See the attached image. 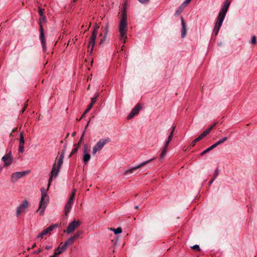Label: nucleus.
I'll use <instances>...</instances> for the list:
<instances>
[{
    "instance_id": "46",
    "label": "nucleus",
    "mask_w": 257,
    "mask_h": 257,
    "mask_svg": "<svg viewBox=\"0 0 257 257\" xmlns=\"http://www.w3.org/2000/svg\"><path fill=\"white\" fill-rule=\"evenodd\" d=\"M215 179L214 178H212V179H211L208 183V185L209 186H210L212 183L213 182V181H214Z\"/></svg>"
},
{
    "instance_id": "49",
    "label": "nucleus",
    "mask_w": 257,
    "mask_h": 257,
    "mask_svg": "<svg viewBox=\"0 0 257 257\" xmlns=\"http://www.w3.org/2000/svg\"><path fill=\"white\" fill-rule=\"evenodd\" d=\"M51 248H52V246H50V245H47L45 247V249H47V250H49V249H51Z\"/></svg>"
},
{
    "instance_id": "33",
    "label": "nucleus",
    "mask_w": 257,
    "mask_h": 257,
    "mask_svg": "<svg viewBox=\"0 0 257 257\" xmlns=\"http://www.w3.org/2000/svg\"><path fill=\"white\" fill-rule=\"evenodd\" d=\"M193 249L196 250L197 251L200 250V248L199 245L196 244L191 247Z\"/></svg>"
},
{
    "instance_id": "48",
    "label": "nucleus",
    "mask_w": 257,
    "mask_h": 257,
    "mask_svg": "<svg viewBox=\"0 0 257 257\" xmlns=\"http://www.w3.org/2000/svg\"><path fill=\"white\" fill-rule=\"evenodd\" d=\"M27 104H26L25 107L23 108V109L21 110V113H23L24 112V111L25 110L26 108H27Z\"/></svg>"
},
{
    "instance_id": "59",
    "label": "nucleus",
    "mask_w": 257,
    "mask_h": 257,
    "mask_svg": "<svg viewBox=\"0 0 257 257\" xmlns=\"http://www.w3.org/2000/svg\"><path fill=\"white\" fill-rule=\"evenodd\" d=\"M135 208H137V209H138L139 208V206H136Z\"/></svg>"
},
{
    "instance_id": "62",
    "label": "nucleus",
    "mask_w": 257,
    "mask_h": 257,
    "mask_svg": "<svg viewBox=\"0 0 257 257\" xmlns=\"http://www.w3.org/2000/svg\"><path fill=\"white\" fill-rule=\"evenodd\" d=\"M77 0H73L74 2H75Z\"/></svg>"
},
{
    "instance_id": "34",
    "label": "nucleus",
    "mask_w": 257,
    "mask_h": 257,
    "mask_svg": "<svg viewBox=\"0 0 257 257\" xmlns=\"http://www.w3.org/2000/svg\"><path fill=\"white\" fill-rule=\"evenodd\" d=\"M78 148V147H77L72 150L70 155H69V157H70L72 155L75 154L77 152Z\"/></svg>"
},
{
    "instance_id": "25",
    "label": "nucleus",
    "mask_w": 257,
    "mask_h": 257,
    "mask_svg": "<svg viewBox=\"0 0 257 257\" xmlns=\"http://www.w3.org/2000/svg\"><path fill=\"white\" fill-rule=\"evenodd\" d=\"M173 136V133L171 132L168 138V140H167V142H166L165 144L166 145V146H169V143H170V142L171 141V140L172 139Z\"/></svg>"
},
{
    "instance_id": "35",
    "label": "nucleus",
    "mask_w": 257,
    "mask_h": 257,
    "mask_svg": "<svg viewBox=\"0 0 257 257\" xmlns=\"http://www.w3.org/2000/svg\"><path fill=\"white\" fill-rule=\"evenodd\" d=\"M63 162V160L58 159V164H57V167H59L60 168L61 166H62Z\"/></svg>"
},
{
    "instance_id": "45",
    "label": "nucleus",
    "mask_w": 257,
    "mask_h": 257,
    "mask_svg": "<svg viewBox=\"0 0 257 257\" xmlns=\"http://www.w3.org/2000/svg\"><path fill=\"white\" fill-rule=\"evenodd\" d=\"M42 251V250L41 249L37 250H35L33 252V254H38L40 252H41Z\"/></svg>"
},
{
    "instance_id": "14",
    "label": "nucleus",
    "mask_w": 257,
    "mask_h": 257,
    "mask_svg": "<svg viewBox=\"0 0 257 257\" xmlns=\"http://www.w3.org/2000/svg\"><path fill=\"white\" fill-rule=\"evenodd\" d=\"M141 109L140 104H137L136 106L132 110L130 113L127 116L128 119L132 118L135 115H137Z\"/></svg>"
},
{
    "instance_id": "7",
    "label": "nucleus",
    "mask_w": 257,
    "mask_h": 257,
    "mask_svg": "<svg viewBox=\"0 0 257 257\" xmlns=\"http://www.w3.org/2000/svg\"><path fill=\"white\" fill-rule=\"evenodd\" d=\"M81 224V221L78 220H74L71 222L65 232L67 234H70L73 232L76 228H77Z\"/></svg>"
},
{
    "instance_id": "55",
    "label": "nucleus",
    "mask_w": 257,
    "mask_h": 257,
    "mask_svg": "<svg viewBox=\"0 0 257 257\" xmlns=\"http://www.w3.org/2000/svg\"><path fill=\"white\" fill-rule=\"evenodd\" d=\"M76 134V133L75 132H73L72 134V136H74Z\"/></svg>"
},
{
    "instance_id": "17",
    "label": "nucleus",
    "mask_w": 257,
    "mask_h": 257,
    "mask_svg": "<svg viewBox=\"0 0 257 257\" xmlns=\"http://www.w3.org/2000/svg\"><path fill=\"white\" fill-rule=\"evenodd\" d=\"M67 249V247H65L63 244L62 245L61 247H58L56 249V251L54 253V256L55 257H57V256L61 253H62L64 250Z\"/></svg>"
},
{
    "instance_id": "9",
    "label": "nucleus",
    "mask_w": 257,
    "mask_h": 257,
    "mask_svg": "<svg viewBox=\"0 0 257 257\" xmlns=\"http://www.w3.org/2000/svg\"><path fill=\"white\" fill-rule=\"evenodd\" d=\"M29 173V171L16 172L12 174L11 181L13 183L17 182L18 179L21 178Z\"/></svg>"
},
{
    "instance_id": "58",
    "label": "nucleus",
    "mask_w": 257,
    "mask_h": 257,
    "mask_svg": "<svg viewBox=\"0 0 257 257\" xmlns=\"http://www.w3.org/2000/svg\"><path fill=\"white\" fill-rule=\"evenodd\" d=\"M88 124H89V122L87 123L86 126H85V129L86 128V127H87V126L88 125Z\"/></svg>"
},
{
    "instance_id": "1",
    "label": "nucleus",
    "mask_w": 257,
    "mask_h": 257,
    "mask_svg": "<svg viewBox=\"0 0 257 257\" xmlns=\"http://www.w3.org/2000/svg\"><path fill=\"white\" fill-rule=\"evenodd\" d=\"M229 5L230 2H228L227 0H226L224 3L222 8H221V10L219 13L217 20V22H216L213 30V33H214L215 36H216L218 34L219 29L221 26H222V23L224 21V19L229 8Z\"/></svg>"
},
{
    "instance_id": "18",
    "label": "nucleus",
    "mask_w": 257,
    "mask_h": 257,
    "mask_svg": "<svg viewBox=\"0 0 257 257\" xmlns=\"http://www.w3.org/2000/svg\"><path fill=\"white\" fill-rule=\"evenodd\" d=\"M75 240V239L71 236L64 242L63 245L67 248L69 245L72 244L74 242Z\"/></svg>"
},
{
    "instance_id": "50",
    "label": "nucleus",
    "mask_w": 257,
    "mask_h": 257,
    "mask_svg": "<svg viewBox=\"0 0 257 257\" xmlns=\"http://www.w3.org/2000/svg\"><path fill=\"white\" fill-rule=\"evenodd\" d=\"M175 126H174L172 127V130H171V132H172L173 133V134H174V132L175 131Z\"/></svg>"
},
{
    "instance_id": "23",
    "label": "nucleus",
    "mask_w": 257,
    "mask_h": 257,
    "mask_svg": "<svg viewBox=\"0 0 257 257\" xmlns=\"http://www.w3.org/2000/svg\"><path fill=\"white\" fill-rule=\"evenodd\" d=\"M98 93H96L94 95V96L91 98L90 104L93 105V104L96 102L97 98L98 96Z\"/></svg>"
},
{
    "instance_id": "47",
    "label": "nucleus",
    "mask_w": 257,
    "mask_h": 257,
    "mask_svg": "<svg viewBox=\"0 0 257 257\" xmlns=\"http://www.w3.org/2000/svg\"><path fill=\"white\" fill-rule=\"evenodd\" d=\"M85 130L84 131V132H83V134L80 138V142H81L83 140V138L84 136V134H85Z\"/></svg>"
},
{
    "instance_id": "19",
    "label": "nucleus",
    "mask_w": 257,
    "mask_h": 257,
    "mask_svg": "<svg viewBox=\"0 0 257 257\" xmlns=\"http://www.w3.org/2000/svg\"><path fill=\"white\" fill-rule=\"evenodd\" d=\"M168 147V146H166V145L165 144L160 155V158L161 159H163L164 157L165 156L167 152Z\"/></svg>"
},
{
    "instance_id": "39",
    "label": "nucleus",
    "mask_w": 257,
    "mask_h": 257,
    "mask_svg": "<svg viewBox=\"0 0 257 257\" xmlns=\"http://www.w3.org/2000/svg\"><path fill=\"white\" fill-rule=\"evenodd\" d=\"M43 11L44 10L41 9V8H39V13L40 14V16L42 17H44V12H43Z\"/></svg>"
},
{
    "instance_id": "52",
    "label": "nucleus",
    "mask_w": 257,
    "mask_h": 257,
    "mask_svg": "<svg viewBox=\"0 0 257 257\" xmlns=\"http://www.w3.org/2000/svg\"><path fill=\"white\" fill-rule=\"evenodd\" d=\"M86 114H84V112L82 114L81 118L79 119V120H80L84 116V115H85Z\"/></svg>"
},
{
    "instance_id": "29",
    "label": "nucleus",
    "mask_w": 257,
    "mask_h": 257,
    "mask_svg": "<svg viewBox=\"0 0 257 257\" xmlns=\"http://www.w3.org/2000/svg\"><path fill=\"white\" fill-rule=\"evenodd\" d=\"M82 231L81 230L78 231L76 233L74 234L73 237L76 239H77L80 235L82 234Z\"/></svg>"
},
{
    "instance_id": "51",
    "label": "nucleus",
    "mask_w": 257,
    "mask_h": 257,
    "mask_svg": "<svg viewBox=\"0 0 257 257\" xmlns=\"http://www.w3.org/2000/svg\"><path fill=\"white\" fill-rule=\"evenodd\" d=\"M217 123V122H215L213 124H212V125H211L210 126L211 127H212V128H213L216 125V124Z\"/></svg>"
},
{
    "instance_id": "28",
    "label": "nucleus",
    "mask_w": 257,
    "mask_h": 257,
    "mask_svg": "<svg viewBox=\"0 0 257 257\" xmlns=\"http://www.w3.org/2000/svg\"><path fill=\"white\" fill-rule=\"evenodd\" d=\"M58 226L57 224H54L52 225L48 228H46V230H47V232L49 233L51 231H52L54 228L57 227Z\"/></svg>"
},
{
    "instance_id": "6",
    "label": "nucleus",
    "mask_w": 257,
    "mask_h": 257,
    "mask_svg": "<svg viewBox=\"0 0 257 257\" xmlns=\"http://www.w3.org/2000/svg\"><path fill=\"white\" fill-rule=\"evenodd\" d=\"M109 142V139H100L94 146L92 154L95 155L98 151H100L106 143Z\"/></svg>"
},
{
    "instance_id": "10",
    "label": "nucleus",
    "mask_w": 257,
    "mask_h": 257,
    "mask_svg": "<svg viewBox=\"0 0 257 257\" xmlns=\"http://www.w3.org/2000/svg\"><path fill=\"white\" fill-rule=\"evenodd\" d=\"M60 168L57 167L55 164H54L52 167V171L51 172L50 176L49 179V184L48 186L47 190L48 189L49 186L51 185V183L52 181L53 177H56L58 174V173L60 171Z\"/></svg>"
},
{
    "instance_id": "3",
    "label": "nucleus",
    "mask_w": 257,
    "mask_h": 257,
    "mask_svg": "<svg viewBox=\"0 0 257 257\" xmlns=\"http://www.w3.org/2000/svg\"><path fill=\"white\" fill-rule=\"evenodd\" d=\"M41 198L39 202V208L37 211L39 212L40 215H43L44 211L49 203V197L44 188L41 189Z\"/></svg>"
},
{
    "instance_id": "22",
    "label": "nucleus",
    "mask_w": 257,
    "mask_h": 257,
    "mask_svg": "<svg viewBox=\"0 0 257 257\" xmlns=\"http://www.w3.org/2000/svg\"><path fill=\"white\" fill-rule=\"evenodd\" d=\"M47 233H48V232H47V230H46V229H45L38 235L37 238H42L43 237V236L47 234Z\"/></svg>"
},
{
    "instance_id": "44",
    "label": "nucleus",
    "mask_w": 257,
    "mask_h": 257,
    "mask_svg": "<svg viewBox=\"0 0 257 257\" xmlns=\"http://www.w3.org/2000/svg\"><path fill=\"white\" fill-rule=\"evenodd\" d=\"M191 0H186L183 4L185 5L186 7V6L191 2Z\"/></svg>"
},
{
    "instance_id": "61",
    "label": "nucleus",
    "mask_w": 257,
    "mask_h": 257,
    "mask_svg": "<svg viewBox=\"0 0 257 257\" xmlns=\"http://www.w3.org/2000/svg\"><path fill=\"white\" fill-rule=\"evenodd\" d=\"M50 257H55V256L53 255L50 256Z\"/></svg>"
},
{
    "instance_id": "11",
    "label": "nucleus",
    "mask_w": 257,
    "mask_h": 257,
    "mask_svg": "<svg viewBox=\"0 0 257 257\" xmlns=\"http://www.w3.org/2000/svg\"><path fill=\"white\" fill-rule=\"evenodd\" d=\"M2 160L4 162V167L10 166L13 162V157L11 152L8 153L7 155L3 156Z\"/></svg>"
},
{
    "instance_id": "32",
    "label": "nucleus",
    "mask_w": 257,
    "mask_h": 257,
    "mask_svg": "<svg viewBox=\"0 0 257 257\" xmlns=\"http://www.w3.org/2000/svg\"><path fill=\"white\" fill-rule=\"evenodd\" d=\"M219 170L218 169H216L214 173H213V178H214L215 179L217 178V177L218 176V174H219Z\"/></svg>"
},
{
    "instance_id": "56",
    "label": "nucleus",
    "mask_w": 257,
    "mask_h": 257,
    "mask_svg": "<svg viewBox=\"0 0 257 257\" xmlns=\"http://www.w3.org/2000/svg\"><path fill=\"white\" fill-rule=\"evenodd\" d=\"M81 142H80V141H79V143H78V146H77L78 147H79V145H80V144H81Z\"/></svg>"
},
{
    "instance_id": "38",
    "label": "nucleus",
    "mask_w": 257,
    "mask_h": 257,
    "mask_svg": "<svg viewBox=\"0 0 257 257\" xmlns=\"http://www.w3.org/2000/svg\"><path fill=\"white\" fill-rule=\"evenodd\" d=\"M251 43L252 44H255L256 43V37L255 36H253L251 38Z\"/></svg>"
},
{
    "instance_id": "20",
    "label": "nucleus",
    "mask_w": 257,
    "mask_h": 257,
    "mask_svg": "<svg viewBox=\"0 0 257 257\" xmlns=\"http://www.w3.org/2000/svg\"><path fill=\"white\" fill-rule=\"evenodd\" d=\"M186 7V6L185 5H184L183 4L179 7V8H178V9L176 11L175 14V16H177L178 15H179L180 14H181L184 9Z\"/></svg>"
},
{
    "instance_id": "40",
    "label": "nucleus",
    "mask_w": 257,
    "mask_h": 257,
    "mask_svg": "<svg viewBox=\"0 0 257 257\" xmlns=\"http://www.w3.org/2000/svg\"><path fill=\"white\" fill-rule=\"evenodd\" d=\"M218 146V144H217V143H216L214 144L211 146L210 147H209V148L210 149V150H212V149H214Z\"/></svg>"
},
{
    "instance_id": "26",
    "label": "nucleus",
    "mask_w": 257,
    "mask_h": 257,
    "mask_svg": "<svg viewBox=\"0 0 257 257\" xmlns=\"http://www.w3.org/2000/svg\"><path fill=\"white\" fill-rule=\"evenodd\" d=\"M209 130L207 129L205 131H204L200 135V137L201 138L203 139L204 137H205L206 136H207L208 134L210 133Z\"/></svg>"
},
{
    "instance_id": "31",
    "label": "nucleus",
    "mask_w": 257,
    "mask_h": 257,
    "mask_svg": "<svg viewBox=\"0 0 257 257\" xmlns=\"http://www.w3.org/2000/svg\"><path fill=\"white\" fill-rule=\"evenodd\" d=\"M24 144H19V152L23 153L24 152Z\"/></svg>"
},
{
    "instance_id": "12",
    "label": "nucleus",
    "mask_w": 257,
    "mask_h": 257,
    "mask_svg": "<svg viewBox=\"0 0 257 257\" xmlns=\"http://www.w3.org/2000/svg\"><path fill=\"white\" fill-rule=\"evenodd\" d=\"M40 39L41 40V43L42 46L43 50L44 52L46 51V41L45 39L44 38V30L42 26V25H40Z\"/></svg>"
},
{
    "instance_id": "24",
    "label": "nucleus",
    "mask_w": 257,
    "mask_h": 257,
    "mask_svg": "<svg viewBox=\"0 0 257 257\" xmlns=\"http://www.w3.org/2000/svg\"><path fill=\"white\" fill-rule=\"evenodd\" d=\"M25 143V139L23 135V133L21 132L20 134V141L19 144H24Z\"/></svg>"
},
{
    "instance_id": "2",
    "label": "nucleus",
    "mask_w": 257,
    "mask_h": 257,
    "mask_svg": "<svg viewBox=\"0 0 257 257\" xmlns=\"http://www.w3.org/2000/svg\"><path fill=\"white\" fill-rule=\"evenodd\" d=\"M127 31V16L125 13H123L119 25V32L120 33V40L125 43L126 39V34Z\"/></svg>"
},
{
    "instance_id": "30",
    "label": "nucleus",
    "mask_w": 257,
    "mask_h": 257,
    "mask_svg": "<svg viewBox=\"0 0 257 257\" xmlns=\"http://www.w3.org/2000/svg\"><path fill=\"white\" fill-rule=\"evenodd\" d=\"M227 137H224V138H222V139L217 141L216 143L218 144V145H219L223 143L224 142H225L227 140Z\"/></svg>"
},
{
    "instance_id": "57",
    "label": "nucleus",
    "mask_w": 257,
    "mask_h": 257,
    "mask_svg": "<svg viewBox=\"0 0 257 257\" xmlns=\"http://www.w3.org/2000/svg\"><path fill=\"white\" fill-rule=\"evenodd\" d=\"M31 248H32L31 247H28V248H27V250H28V251H29V250H30Z\"/></svg>"
},
{
    "instance_id": "27",
    "label": "nucleus",
    "mask_w": 257,
    "mask_h": 257,
    "mask_svg": "<svg viewBox=\"0 0 257 257\" xmlns=\"http://www.w3.org/2000/svg\"><path fill=\"white\" fill-rule=\"evenodd\" d=\"M201 139H202L199 136V137H198V138H196L195 140H194L193 141V142L191 143L190 145L192 147H194L196 143L200 141Z\"/></svg>"
},
{
    "instance_id": "4",
    "label": "nucleus",
    "mask_w": 257,
    "mask_h": 257,
    "mask_svg": "<svg viewBox=\"0 0 257 257\" xmlns=\"http://www.w3.org/2000/svg\"><path fill=\"white\" fill-rule=\"evenodd\" d=\"M98 29H99V26H95L94 27L93 31L92 32V35L91 36L89 42V46H88L89 47L90 46H91V49L89 51L90 54L92 53V51L93 50V47L94 46L95 44V40L96 39V37H97V31H98Z\"/></svg>"
},
{
    "instance_id": "42",
    "label": "nucleus",
    "mask_w": 257,
    "mask_h": 257,
    "mask_svg": "<svg viewBox=\"0 0 257 257\" xmlns=\"http://www.w3.org/2000/svg\"><path fill=\"white\" fill-rule=\"evenodd\" d=\"M64 157V151H63L62 152V153H61L59 159L63 160Z\"/></svg>"
},
{
    "instance_id": "60",
    "label": "nucleus",
    "mask_w": 257,
    "mask_h": 257,
    "mask_svg": "<svg viewBox=\"0 0 257 257\" xmlns=\"http://www.w3.org/2000/svg\"><path fill=\"white\" fill-rule=\"evenodd\" d=\"M104 40V38H103V40H101V41H100V43H102V41H103Z\"/></svg>"
},
{
    "instance_id": "5",
    "label": "nucleus",
    "mask_w": 257,
    "mask_h": 257,
    "mask_svg": "<svg viewBox=\"0 0 257 257\" xmlns=\"http://www.w3.org/2000/svg\"><path fill=\"white\" fill-rule=\"evenodd\" d=\"M29 206V202L27 200H24L22 203L20 204L16 209V215L19 216L21 214L26 212Z\"/></svg>"
},
{
    "instance_id": "21",
    "label": "nucleus",
    "mask_w": 257,
    "mask_h": 257,
    "mask_svg": "<svg viewBox=\"0 0 257 257\" xmlns=\"http://www.w3.org/2000/svg\"><path fill=\"white\" fill-rule=\"evenodd\" d=\"M109 229L113 231L115 234L120 233L122 232V229L121 227H118L116 229L110 228Z\"/></svg>"
},
{
    "instance_id": "16",
    "label": "nucleus",
    "mask_w": 257,
    "mask_h": 257,
    "mask_svg": "<svg viewBox=\"0 0 257 257\" xmlns=\"http://www.w3.org/2000/svg\"><path fill=\"white\" fill-rule=\"evenodd\" d=\"M181 25H182V29H181V37L182 38H184L186 35L187 28L186 24L184 21L183 18L181 17Z\"/></svg>"
},
{
    "instance_id": "41",
    "label": "nucleus",
    "mask_w": 257,
    "mask_h": 257,
    "mask_svg": "<svg viewBox=\"0 0 257 257\" xmlns=\"http://www.w3.org/2000/svg\"><path fill=\"white\" fill-rule=\"evenodd\" d=\"M76 192V189H74L72 192V194H71V196L70 197H72L73 200H74V196H75Z\"/></svg>"
},
{
    "instance_id": "36",
    "label": "nucleus",
    "mask_w": 257,
    "mask_h": 257,
    "mask_svg": "<svg viewBox=\"0 0 257 257\" xmlns=\"http://www.w3.org/2000/svg\"><path fill=\"white\" fill-rule=\"evenodd\" d=\"M211 150H210V149L209 148H208L207 149H206V150H205L204 151H203L200 154V155L201 156H202L203 155H204V154H205L206 153L210 152Z\"/></svg>"
},
{
    "instance_id": "13",
    "label": "nucleus",
    "mask_w": 257,
    "mask_h": 257,
    "mask_svg": "<svg viewBox=\"0 0 257 257\" xmlns=\"http://www.w3.org/2000/svg\"><path fill=\"white\" fill-rule=\"evenodd\" d=\"M73 201L74 200H73L72 197H70L68 199V201L66 203L64 209L65 216H67L68 214H69L71 209V206L73 204Z\"/></svg>"
},
{
    "instance_id": "37",
    "label": "nucleus",
    "mask_w": 257,
    "mask_h": 257,
    "mask_svg": "<svg viewBox=\"0 0 257 257\" xmlns=\"http://www.w3.org/2000/svg\"><path fill=\"white\" fill-rule=\"evenodd\" d=\"M92 106H93V105H92V104H89L88 105L87 108L85 110L84 114H86L87 113H88L89 112V111L90 110V109L92 108Z\"/></svg>"
},
{
    "instance_id": "54",
    "label": "nucleus",
    "mask_w": 257,
    "mask_h": 257,
    "mask_svg": "<svg viewBox=\"0 0 257 257\" xmlns=\"http://www.w3.org/2000/svg\"><path fill=\"white\" fill-rule=\"evenodd\" d=\"M36 243H34V244L32 245V246L31 247V248H34V247L36 246Z\"/></svg>"
},
{
    "instance_id": "8",
    "label": "nucleus",
    "mask_w": 257,
    "mask_h": 257,
    "mask_svg": "<svg viewBox=\"0 0 257 257\" xmlns=\"http://www.w3.org/2000/svg\"><path fill=\"white\" fill-rule=\"evenodd\" d=\"M155 158H153V159H150L148 161H145L141 164H140L139 165H138V166H135L134 167H133L132 168H131L130 169H128L127 170H125L124 172V174L125 175H129L130 174H132L134 172V171L143 167V166H144L145 165L148 164V163H149L150 162H151L152 160H153Z\"/></svg>"
},
{
    "instance_id": "53",
    "label": "nucleus",
    "mask_w": 257,
    "mask_h": 257,
    "mask_svg": "<svg viewBox=\"0 0 257 257\" xmlns=\"http://www.w3.org/2000/svg\"><path fill=\"white\" fill-rule=\"evenodd\" d=\"M210 132L212 129V127L210 126L208 128H207Z\"/></svg>"
},
{
    "instance_id": "43",
    "label": "nucleus",
    "mask_w": 257,
    "mask_h": 257,
    "mask_svg": "<svg viewBox=\"0 0 257 257\" xmlns=\"http://www.w3.org/2000/svg\"><path fill=\"white\" fill-rule=\"evenodd\" d=\"M138 1L141 4H146L149 2V0H138Z\"/></svg>"
},
{
    "instance_id": "15",
    "label": "nucleus",
    "mask_w": 257,
    "mask_h": 257,
    "mask_svg": "<svg viewBox=\"0 0 257 257\" xmlns=\"http://www.w3.org/2000/svg\"><path fill=\"white\" fill-rule=\"evenodd\" d=\"M90 155L87 152V147L85 145L83 152V161L85 165H87L90 159Z\"/></svg>"
}]
</instances>
